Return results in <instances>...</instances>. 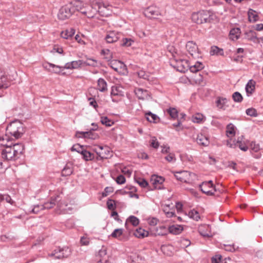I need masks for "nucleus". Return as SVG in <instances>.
<instances>
[{
	"instance_id": "49",
	"label": "nucleus",
	"mask_w": 263,
	"mask_h": 263,
	"mask_svg": "<svg viewBox=\"0 0 263 263\" xmlns=\"http://www.w3.org/2000/svg\"><path fill=\"white\" fill-rule=\"evenodd\" d=\"M246 114L250 117H256L258 116L256 109L254 108H249L246 110Z\"/></svg>"
},
{
	"instance_id": "3",
	"label": "nucleus",
	"mask_w": 263,
	"mask_h": 263,
	"mask_svg": "<svg viewBox=\"0 0 263 263\" xmlns=\"http://www.w3.org/2000/svg\"><path fill=\"white\" fill-rule=\"evenodd\" d=\"M211 15L209 12L201 10L192 14V20L195 23L201 24L210 21Z\"/></svg>"
},
{
	"instance_id": "11",
	"label": "nucleus",
	"mask_w": 263,
	"mask_h": 263,
	"mask_svg": "<svg viewBox=\"0 0 263 263\" xmlns=\"http://www.w3.org/2000/svg\"><path fill=\"white\" fill-rule=\"evenodd\" d=\"M176 178L182 182L187 183L190 181V178L192 175H195L194 173L186 171L176 172L175 174Z\"/></svg>"
},
{
	"instance_id": "5",
	"label": "nucleus",
	"mask_w": 263,
	"mask_h": 263,
	"mask_svg": "<svg viewBox=\"0 0 263 263\" xmlns=\"http://www.w3.org/2000/svg\"><path fill=\"white\" fill-rule=\"evenodd\" d=\"M96 152L98 155L96 158L97 160H101L104 159H107L111 156L112 152L110 148L107 146H98L96 148Z\"/></svg>"
},
{
	"instance_id": "43",
	"label": "nucleus",
	"mask_w": 263,
	"mask_h": 263,
	"mask_svg": "<svg viewBox=\"0 0 263 263\" xmlns=\"http://www.w3.org/2000/svg\"><path fill=\"white\" fill-rule=\"evenodd\" d=\"M85 150L84 148V146L81 145L79 144H74L72 147L71 148V151H76L78 153H80L82 155V152L84 151Z\"/></svg>"
},
{
	"instance_id": "17",
	"label": "nucleus",
	"mask_w": 263,
	"mask_h": 263,
	"mask_svg": "<svg viewBox=\"0 0 263 263\" xmlns=\"http://www.w3.org/2000/svg\"><path fill=\"white\" fill-rule=\"evenodd\" d=\"M83 60L73 61L67 63L64 66V68L66 69H76L80 67L81 66H83Z\"/></svg>"
},
{
	"instance_id": "58",
	"label": "nucleus",
	"mask_w": 263,
	"mask_h": 263,
	"mask_svg": "<svg viewBox=\"0 0 263 263\" xmlns=\"http://www.w3.org/2000/svg\"><path fill=\"white\" fill-rule=\"evenodd\" d=\"M137 182L139 184V185L140 186H141L142 187H146L148 186V182L146 181L145 179H143V178H138L137 180Z\"/></svg>"
},
{
	"instance_id": "61",
	"label": "nucleus",
	"mask_w": 263,
	"mask_h": 263,
	"mask_svg": "<svg viewBox=\"0 0 263 263\" xmlns=\"http://www.w3.org/2000/svg\"><path fill=\"white\" fill-rule=\"evenodd\" d=\"M101 54L106 55L105 59L107 60H109L112 58V55L111 53L110 52V50L108 49H103L101 51Z\"/></svg>"
},
{
	"instance_id": "63",
	"label": "nucleus",
	"mask_w": 263,
	"mask_h": 263,
	"mask_svg": "<svg viewBox=\"0 0 263 263\" xmlns=\"http://www.w3.org/2000/svg\"><path fill=\"white\" fill-rule=\"evenodd\" d=\"M138 76L139 78L143 79L148 80L149 75L148 73L145 72L144 71L140 70L137 72Z\"/></svg>"
},
{
	"instance_id": "64",
	"label": "nucleus",
	"mask_w": 263,
	"mask_h": 263,
	"mask_svg": "<svg viewBox=\"0 0 263 263\" xmlns=\"http://www.w3.org/2000/svg\"><path fill=\"white\" fill-rule=\"evenodd\" d=\"M125 177L122 175H120L117 177L116 181L119 184H122L125 182Z\"/></svg>"
},
{
	"instance_id": "26",
	"label": "nucleus",
	"mask_w": 263,
	"mask_h": 263,
	"mask_svg": "<svg viewBox=\"0 0 263 263\" xmlns=\"http://www.w3.org/2000/svg\"><path fill=\"white\" fill-rule=\"evenodd\" d=\"M240 29L239 28H232L230 31V37L233 41L239 39L240 34Z\"/></svg>"
},
{
	"instance_id": "7",
	"label": "nucleus",
	"mask_w": 263,
	"mask_h": 263,
	"mask_svg": "<svg viewBox=\"0 0 263 263\" xmlns=\"http://www.w3.org/2000/svg\"><path fill=\"white\" fill-rule=\"evenodd\" d=\"M186 49L193 58L198 59L201 57V53L198 50L197 45L193 41H189L187 42Z\"/></svg>"
},
{
	"instance_id": "52",
	"label": "nucleus",
	"mask_w": 263,
	"mask_h": 263,
	"mask_svg": "<svg viewBox=\"0 0 263 263\" xmlns=\"http://www.w3.org/2000/svg\"><path fill=\"white\" fill-rule=\"evenodd\" d=\"M106 204L107 208L110 210H114L116 208L115 201L113 199H108Z\"/></svg>"
},
{
	"instance_id": "53",
	"label": "nucleus",
	"mask_w": 263,
	"mask_h": 263,
	"mask_svg": "<svg viewBox=\"0 0 263 263\" xmlns=\"http://www.w3.org/2000/svg\"><path fill=\"white\" fill-rule=\"evenodd\" d=\"M123 232L122 229H116L111 233V236L114 238H118L122 235Z\"/></svg>"
},
{
	"instance_id": "18",
	"label": "nucleus",
	"mask_w": 263,
	"mask_h": 263,
	"mask_svg": "<svg viewBox=\"0 0 263 263\" xmlns=\"http://www.w3.org/2000/svg\"><path fill=\"white\" fill-rule=\"evenodd\" d=\"M198 231L199 234L204 237H210L211 235L208 225L202 224L200 226Z\"/></svg>"
},
{
	"instance_id": "15",
	"label": "nucleus",
	"mask_w": 263,
	"mask_h": 263,
	"mask_svg": "<svg viewBox=\"0 0 263 263\" xmlns=\"http://www.w3.org/2000/svg\"><path fill=\"white\" fill-rule=\"evenodd\" d=\"M177 70L181 72H185L189 70V63L187 60H180L177 62Z\"/></svg>"
},
{
	"instance_id": "37",
	"label": "nucleus",
	"mask_w": 263,
	"mask_h": 263,
	"mask_svg": "<svg viewBox=\"0 0 263 263\" xmlns=\"http://www.w3.org/2000/svg\"><path fill=\"white\" fill-rule=\"evenodd\" d=\"M62 248H57L51 253L49 254V256L54 257L56 259H62L64 258L63 256H61L62 254Z\"/></svg>"
},
{
	"instance_id": "40",
	"label": "nucleus",
	"mask_w": 263,
	"mask_h": 263,
	"mask_svg": "<svg viewBox=\"0 0 263 263\" xmlns=\"http://www.w3.org/2000/svg\"><path fill=\"white\" fill-rule=\"evenodd\" d=\"M211 55H223V51L222 49L219 48L217 46H214L211 47L210 50Z\"/></svg>"
},
{
	"instance_id": "39",
	"label": "nucleus",
	"mask_w": 263,
	"mask_h": 263,
	"mask_svg": "<svg viewBox=\"0 0 263 263\" xmlns=\"http://www.w3.org/2000/svg\"><path fill=\"white\" fill-rule=\"evenodd\" d=\"M188 216L190 218L196 221H198L200 218L198 212L194 209L189 212Z\"/></svg>"
},
{
	"instance_id": "62",
	"label": "nucleus",
	"mask_w": 263,
	"mask_h": 263,
	"mask_svg": "<svg viewBox=\"0 0 263 263\" xmlns=\"http://www.w3.org/2000/svg\"><path fill=\"white\" fill-rule=\"evenodd\" d=\"M203 119V116L201 114H197L193 117V121L196 123L201 122Z\"/></svg>"
},
{
	"instance_id": "50",
	"label": "nucleus",
	"mask_w": 263,
	"mask_h": 263,
	"mask_svg": "<svg viewBox=\"0 0 263 263\" xmlns=\"http://www.w3.org/2000/svg\"><path fill=\"white\" fill-rule=\"evenodd\" d=\"M83 66L95 67L97 65V61L92 59H88L86 61H83Z\"/></svg>"
},
{
	"instance_id": "54",
	"label": "nucleus",
	"mask_w": 263,
	"mask_h": 263,
	"mask_svg": "<svg viewBox=\"0 0 263 263\" xmlns=\"http://www.w3.org/2000/svg\"><path fill=\"white\" fill-rule=\"evenodd\" d=\"M114 192V188L111 186H107L102 193V197H106L109 194Z\"/></svg>"
},
{
	"instance_id": "9",
	"label": "nucleus",
	"mask_w": 263,
	"mask_h": 263,
	"mask_svg": "<svg viewBox=\"0 0 263 263\" xmlns=\"http://www.w3.org/2000/svg\"><path fill=\"white\" fill-rule=\"evenodd\" d=\"M98 128V125H95V127L91 128L88 132H77V135H81L78 136L79 138H89L92 140H95L98 138L99 135L96 133L95 131L97 130Z\"/></svg>"
},
{
	"instance_id": "29",
	"label": "nucleus",
	"mask_w": 263,
	"mask_h": 263,
	"mask_svg": "<svg viewBox=\"0 0 263 263\" xmlns=\"http://www.w3.org/2000/svg\"><path fill=\"white\" fill-rule=\"evenodd\" d=\"M183 230V227L180 225H173L168 228L169 232L175 235L181 233Z\"/></svg>"
},
{
	"instance_id": "27",
	"label": "nucleus",
	"mask_w": 263,
	"mask_h": 263,
	"mask_svg": "<svg viewBox=\"0 0 263 263\" xmlns=\"http://www.w3.org/2000/svg\"><path fill=\"white\" fill-rule=\"evenodd\" d=\"M151 181L152 182V184L154 185L155 188L161 189L160 186L158 187L157 185L158 184H162L163 182L164 181V179L158 176H153Z\"/></svg>"
},
{
	"instance_id": "60",
	"label": "nucleus",
	"mask_w": 263,
	"mask_h": 263,
	"mask_svg": "<svg viewBox=\"0 0 263 263\" xmlns=\"http://www.w3.org/2000/svg\"><path fill=\"white\" fill-rule=\"evenodd\" d=\"M72 173V170L70 167H65L62 171V175L63 176L70 175Z\"/></svg>"
},
{
	"instance_id": "35",
	"label": "nucleus",
	"mask_w": 263,
	"mask_h": 263,
	"mask_svg": "<svg viewBox=\"0 0 263 263\" xmlns=\"http://www.w3.org/2000/svg\"><path fill=\"white\" fill-rule=\"evenodd\" d=\"M134 235L138 238H143L148 236V232L142 228H139L134 232Z\"/></svg>"
},
{
	"instance_id": "4",
	"label": "nucleus",
	"mask_w": 263,
	"mask_h": 263,
	"mask_svg": "<svg viewBox=\"0 0 263 263\" xmlns=\"http://www.w3.org/2000/svg\"><path fill=\"white\" fill-rule=\"evenodd\" d=\"M106 8L107 6L102 3V2L101 1L93 3L92 4V6L90 7V9L87 10V13H86L85 15L88 18H93L97 12H103L104 10Z\"/></svg>"
},
{
	"instance_id": "33",
	"label": "nucleus",
	"mask_w": 263,
	"mask_h": 263,
	"mask_svg": "<svg viewBox=\"0 0 263 263\" xmlns=\"http://www.w3.org/2000/svg\"><path fill=\"white\" fill-rule=\"evenodd\" d=\"M82 155L83 159L86 161H92L95 159V155L86 149L82 152Z\"/></svg>"
},
{
	"instance_id": "6",
	"label": "nucleus",
	"mask_w": 263,
	"mask_h": 263,
	"mask_svg": "<svg viewBox=\"0 0 263 263\" xmlns=\"http://www.w3.org/2000/svg\"><path fill=\"white\" fill-rule=\"evenodd\" d=\"M74 8L70 5H65L59 10L58 16L61 20L69 18L74 12Z\"/></svg>"
},
{
	"instance_id": "1",
	"label": "nucleus",
	"mask_w": 263,
	"mask_h": 263,
	"mask_svg": "<svg viewBox=\"0 0 263 263\" xmlns=\"http://www.w3.org/2000/svg\"><path fill=\"white\" fill-rule=\"evenodd\" d=\"M24 151L22 143H16L12 145L6 144V147L2 151L1 156L4 160L15 161L18 159Z\"/></svg>"
},
{
	"instance_id": "46",
	"label": "nucleus",
	"mask_w": 263,
	"mask_h": 263,
	"mask_svg": "<svg viewBox=\"0 0 263 263\" xmlns=\"http://www.w3.org/2000/svg\"><path fill=\"white\" fill-rule=\"evenodd\" d=\"M101 122L102 124L108 127L112 126L114 124V122L111 120L108 119L107 117H102L101 118Z\"/></svg>"
},
{
	"instance_id": "16",
	"label": "nucleus",
	"mask_w": 263,
	"mask_h": 263,
	"mask_svg": "<svg viewBox=\"0 0 263 263\" xmlns=\"http://www.w3.org/2000/svg\"><path fill=\"white\" fill-rule=\"evenodd\" d=\"M197 143L201 146H207L210 144V141L208 137L202 134H198L196 138Z\"/></svg>"
},
{
	"instance_id": "25",
	"label": "nucleus",
	"mask_w": 263,
	"mask_h": 263,
	"mask_svg": "<svg viewBox=\"0 0 263 263\" xmlns=\"http://www.w3.org/2000/svg\"><path fill=\"white\" fill-rule=\"evenodd\" d=\"M243 136H241V137H239L237 139L236 143L235 144L236 146L238 147L241 150L246 152L248 150V147L246 145V143L244 141H243Z\"/></svg>"
},
{
	"instance_id": "51",
	"label": "nucleus",
	"mask_w": 263,
	"mask_h": 263,
	"mask_svg": "<svg viewBox=\"0 0 263 263\" xmlns=\"http://www.w3.org/2000/svg\"><path fill=\"white\" fill-rule=\"evenodd\" d=\"M44 210V206L42 205V204L39 205H35L32 208L31 212L34 214H39L40 211Z\"/></svg>"
},
{
	"instance_id": "10",
	"label": "nucleus",
	"mask_w": 263,
	"mask_h": 263,
	"mask_svg": "<svg viewBox=\"0 0 263 263\" xmlns=\"http://www.w3.org/2000/svg\"><path fill=\"white\" fill-rule=\"evenodd\" d=\"M143 13L146 17L151 19L157 18L161 14L159 9L154 6L146 8L144 10Z\"/></svg>"
},
{
	"instance_id": "42",
	"label": "nucleus",
	"mask_w": 263,
	"mask_h": 263,
	"mask_svg": "<svg viewBox=\"0 0 263 263\" xmlns=\"http://www.w3.org/2000/svg\"><path fill=\"white\" fill-rule=\"evenodd\" d=\"M166 111L172 119H176L178 117V111L175 108H169Z\"/></svg>"
},
{
	"instance_id": "57",
	"label": "nucleus",
	"mask_w": 263,
	"mask_h": 263,
	"mask_svg": "<svg viewBox=\"0 0 263 263\" xmlns=\"http://www.w3.org/2000/svg\"><path fill=\"white\" fill-rule=\"evenodd\" d=\"M0 199L1 201L6 200L7 202L11 204H12L13 202L11 197L8 195H0Z\"/></svg>"
},
{
	"instance_id": "19",
	"label": "nucleus",
	"mask_w": 263,
	"mask_h": 263,
	"mask_svg": "<svg viewBox=\"0 0 263 263\" xmlns=\"http://www.w3.org/2000/svg\"><path fill=\"white\" fill-rule=\"evenodd\" d=\"M146 120L149 122L157 123L160 122V118L156 114L148 111L145 114Z\"/></svg>"
},
{
	"instance_id": "13",
	"label": "nucleus",
	"mask_w": 263,
	"mask_h": 263,
	"mask_svg": "<svg viewBox=\"0 0 263 263\" xmlns=\"http://www.w3.org/2000/svg\"><path fill=\"white\" fill-rule=\"evenodd\" d=\"M135 93L137 98L140 100H144L149 98V92L146 89L137 88L135 89Z\"/></svg>"
},
{
	"instance_id": "20",
	"label": "nucleus",
	"mask_w": 263,
	"mask_h": 263,
	"mask_svg": "<svg viewBox=\"0 0 263 263\" xmlns=\"http://www.w3.org/2000/svg\"><path fill=\"white\" fill-rule=\"evenodd\" d=\"M228 102V100L226 98L218 97L216 102V106L219 109L225 110L228 106L227 103Z\"/></svg>"
},
{
	"instance_id": "8",
	"label": "nucleus",
	"mask_w": 263,
	"mask_h": 263,
	"mask_svg": "<svg viewBox=\"0 0 263 263\" xmlns=\"http://www.w3.org/2000/svg\"><path fill=\"white\" fill-rule=\"evenodd\" d=\"M199 187L203 193L209 196L213 195L214 192L216 191L212 180L202 182L200 184Z\"/></svg>"
},
{
	"instance_id": "55",
	"label": "nucleus",
	"mask_w": 263,
	"mask_h": 263,
	"mask_svg": "<svg viewBox=\"0 0 263 263\" xmlns=\"http://www.w3.org/2000/svg\"><path fill=\"white\" fill-rule=\"evenodd\" d=\"M150 145L155 149H157L159 146V143L156 137H154L150 141Z\"/></svg>"
},
{
	"instance_id": "28",
	"label": "nucleus",
	"mask_w": 263,
	"mask_h": 263,
	"mask_svg": "<svg viewBox=\"0 0 263 263\" xmlns=\"http://www.w3.org/2000/svg\"><path fill=\"white\" fill-rule=\"evenodd\" d=\"M75 9L78 11H80L81 13L85 15L87 13V10L90 9V7L88 6L87 7H84L83 4L81 2H78L76 3L74 6Z\"/></svg>"
},
{
	"instance_id": "41",
	"label": "nucleus",
	"mask_w": 263,
	"mask_h": 263,
	"mask_svg": "<svg viewBox=\"0 0 263 263\" xmlns=\"http://www.w3.org/2000/svg\"><path fill=\"white\" fill-rule=\"evenodd\" d=\"M130 263H144L142 257L138 254H133L130 256Z\"/></svg>"
},
{
	"instance_id": "45",
	"label": "nucleus",
	"mask_w": 263,
	"mask_h": 263,
	"mask_svg": "<svg viewBox=\"0 0 263 263\" xmlns=\"http://www.w3.org/2000/svg\"><path fill=\"white\" fill-rule=\"evenodd\" d=\"M43 68L46 70L51 72L52 69L50 68H60V66L57 65L49 62L45 63L43 64Z\"/></svg>"
},
{
	"instance_id": "23",
	"label": "nucleus",
	"mask_w": 263,
	"mask_h": 263,
	"mask_svg": "<svg viewBox=\"0 0 263 263\" xmlns=\"http://www.w3.org/2000/svg\"><path fill=\"white\" fill-rule=\"evenodd\" d=\"M131 223L133 226H137L139 223V219L135 216H130L126 220L125 226L127 229H128V224Z\"/></svg>"
},
{
	"instance_id": "2",
	"label": "nucleus",
	"mask_w": 263,
	"mask_h": 263,
	"mask_svg": "<svg viewBox=\"0 0 263 263\" xmlns=\"http://www.w3.org/2000/svg\"><path fill=\"white\" fill-rule=\"evenodd\" d=\"M25 133L23 124L18 120L11 122L7 127L6 135L2 138L3 140L9 141L7 135L13 136L15 139L21 137Z\"/></svg>"
},
{
	"instance_id": "30",
	"label": "nucleus",
	"mask_w": 263,
	"mask_h": 263,
	"mask_svg": "<svg viewBox=\"0 0 263 263\" xmlns=\"http://www.w3.org/2000/svg\"><path fill=\"white\" fill-rule=\"evenodd\" d=\"M75 33V29L71 28L69 29L63 31L61 33V36L62 37L65 39H68L72 37Z\"/></svg>"
},
{
	"instance_id": "31",
	"label": "nucleus",
	"mask_w": 263,
	"mask_h": 263,
	"mask_svg": "<svg viewBox=\"0 0 263 263\" xmlns=\"http://www.w3.org/2000/svg\"><path fill=\"white\" fill-rule=\"evenodd\" d=\"M245 38L253 43L257 42V36L256 32L252 30H249L245 33Z\"/></svg>"
},
{
	"instance_id": "22",
	"label": "nucleus",
	"mask_w": 263,
	"mask_h": 263,
	"mask_svg": "<svg viewBox=\"0 0 263 263\" xmlns=\"http://www.w3.org/2000/svg\"><path fill=\"white\" fill-rule=\"evenodd\" d=\"M97 89L101 92H105L107 90V82L103 78H99L97 81Z\"/></svg>"
},
{
	"instance_id": "24",
	"label": "nucleus",
	"mask_w": 263,
	"mask_h": 263,
	"mask_svg": "<svg viewBox=\"0 0 263 263\" xmlns=\"http://www.w3.org/2000/svg\"><path fill=\"white\" fill-rule=\"evenodd\" d=\"M203 68V64L201 62L197 61L193 65H190L189 64V69L191 71V72L196 73L202 70Z\"/></svg>"
},
{
	"instance_id": "44",
	"label": "nucleus",
	"mask_w": 263,
	"mask_h": 263,
	"mask_svg": "<svg viewBox=\"0 0 263 263\" xmlns=\"http://www.w3.org/2000/svg\"><path fill=\"white\" fill-rule=\"evenodd\" d=\"M232 99L235 102L240 103L243 100V97L240 92L236 91L232 95Z\"/></svg>"
},
{
	"instance_id": "14",
	"label": "nucleus",
	"mask_w": 263,
	"mask_h": 263,
	"mask_svg": "<svg viewBox=\"0 0 263 263\" xmlns=\"http://www.w3.org/2000/svg\"><path fill=\"white\" fill-rule=\"evenodd\" d=\"M60 200V197L59 195H57L54 197H52L50 202H47L44 204H42V205L44 206V209H51L53 208V206L56 204L58 205V206L60 207V203H59V201Z\"/></svg>"
},
{
	"instance_id": "34",
	"label": "nucleus",
	"mask_w": 263,
	"mask_h": 263,
	"mask_svg": "<svg viewBox=\"0 0 263 263\" xmlns=\"http://www.w3.org/2000/svg\"><path fill=\"white\" fill-rule=\"evenodd\" d=\"M248 14L249 21L250 22H255L258 20V15L257 12L252 9L249 10Z\"/></svg>"
},
{
	"instance_id": "36",
	"label": "nucleus",
	"mask_w": 263,
	"mask_h": 263,
	"mask_svg": "<svg viewBox=\"0 0 263 263\" xmlns=\"http://www.w3.org/2000/svg\"><path fill=\"white\" fill-rule=\"evenodd\" d=\"M235 127L232 123H230L227 126L226 134L228 137H233L235 134Z\"/></svg>"
},
{
	"instance_id": "47",
	"label": "nucleus",
	"mask_w": 263,
	"mask_h": 263,
	"mask_svg": "<svg viewBox=\"0 0 263 263\" xmlns=\"http://www.w3.org/2000/svg\"><path fill=\"white\" fill-rule=\"evenodd\" d=\"M61 252L62 254L61 256H63V258H67L69 257L71 254L70 249L67 247L62 248Z\"/></svg>"
},
{
	"instance_id": "59",
	"label": "nucleus",
	"mask_w": 263,
	"mask_h": 263,
	"mask_svg": "<svg viewBox=\"0 0 263 263\" xmlns=\"http://www.w3.org/2000/svg\"><path fill=\"white\" fill-rule=\"evenodd\" d=\"M106 254L107 251L106 249L102 248L98 252V257L100 258H107Z\"/></svg>"
},
{
	"instance_id": "56",
	"label": "nucleus",
	"mask_w": 263,
	"mask_h": 263,
	"mask_svg": "<svg viewBox=\"0 0 263 263\" xmlns=\"http://www.w3.org/2000/svg\"><path fill=\"white\" fill-rule=\"evenodd\" d=\"M133 43V41L131 39L123 38L122 39V42L121 45L122 46L129 47L132 45Z\"/></svg>"
},
{
	"instance_id": "12",
	"label": "nucleus",
	"mask_w": 263,
	"mask_h": 263,
	"mask_svg": "<svg viewBox=\"0 0 263 263\" xmlns=\"http://www.w3.org/2000/svg\"><path fill=\"white\" fill-rule=\"evenodd\" d=\"M121 36V34L116 31H108L105 40L108 43H113L117 42Z\"/></svg>"
},
{
	"instance_id": "48",
	"label": "nucleus",
	"mask_w": 263,
	"mask_h": 263,
	"mask_svg": "<svg viewBox=\"0 0 263 263\" xmlns=\"http://www.w3.org/2000/svg\"><path fill=\"white\" fill-rule=\"evenodd\" d=\"M9 7L7 9H6L4 10V13L9 16H14V7L10 5H9Z\"/></svg>"
},
{
	"instance_id": "38",
	"label": "nucleus",
	"mask_w": 263,
	"mask_h": 263,
	"mask_svg": "<svg viewBox=\"0 0 263 263\" xmlns=\"http://www.w3.org/2000/svg\"><path fill=\"white\" fill-rule=\"evenodd\" d=\"M110 67L116 71H118L119 68L117 65H119L120 68H125V65L120 61H112L110 63Z\"/></svg>"
},
{
	"instance_id": "21",
	"label": "nucleus",
	"mask_w": 263,
	"mask_h": 263,
	"mask_svg": "<svg viewBox=\"0 0 263 263\" xmlns=\"http://www.w3.org/2000/svg\"><path fill=\"white\" fill-rule=\"evenodd\" d=\"M255 82L250 80L246 85L245 89L248 97H250L255 90Z\"/></svg>"
},
{
	"instance_id": "32",
	"label": "nucleus",
	"mask_w": 263,
	"mask_h": 263,
	"mask_svg": "<svg viewBox=\"0 0 263 263\" xmlns=\"http://www.w3.org/2000/svg\"><path fill=\"white\" fill-rule=\"evenodd\" d=\"M120 96L121 91L119 90V88L117 86H113L111 87V91L110 93V96L111 98L112 101L114 102H117L118 100H116L115 97Z\"/></svg>"
}]
</instances>
